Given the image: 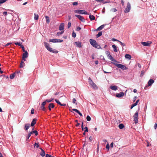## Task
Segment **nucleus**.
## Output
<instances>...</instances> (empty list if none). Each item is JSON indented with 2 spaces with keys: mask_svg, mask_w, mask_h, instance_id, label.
I'll list each match as a JSON object with an SVG mask.
<instances>
[{
  "mask_svg": "<svg viewBox=\"0 0 157 157\" xmlns=\"http://www.w3.org/2000/svg\"><path fill=\"white\" fill-rule=\"evenodd\" d=\"M86 119L88 121H89L91 120V117L88 115L87 116Z\"/></svg>",
  "mask_w": 157,
  "mask_h": 157,
  "instance_id": "nucleus-40",
  "label": "nucleus"
},
{
  "mask_svg": "<svg viewBox=\"0 0 157 157\" xmlns=\"http://www.w3.org/2000/svg\"><path fill=\"white\" fill-rule=\"evenodd\" d=\"M40 149H41V152L40 153V154L41 156L44 157L45 155V153L42 148H40Z\"/></svg>",
  "mask_w": 157,
  "mask_h": 157,
  "instance_id": "nucleus-19",
  "label": "nucleus"
},
{
  "mask_svg": "<svg viewBox=\"0 0 157 157\" xmlns=\"http://www.w3.org/2000/svg\"><path fill=\"white\" fill-rule=\"evenodd\" d=\"M74 12L82 14H89L84 10H74Z\"/></svg>",
  "mask_w": 157,
  "mask_h": 157,
  "instance_id": "nucleus-4",
  "label": "nucleus"
},
{
  "mask_svg": "<svg viewBox=\"0 0 157 157\" xmlns=\"http://www.w3.org/2000/svg\"><path fill=\"white\" fill-rule=\"evenodd\" d=\"M21 47L22 48V51L24 52H25V48H24V46L23 45H21Z\"/></svg>",
  "mask_w": 157,
  "mask_h": 157,
  "instance_id": "nucleus-55",
  "label": "nucleus"
},
{
  "mask_svg": "<svg viewBox=\"0 0 157 157\" xmlns=\"http://www.w3.org/2000/svg\"><path fill=\"white\" fill-rule=\"evenodd\" d=\"M81 28L79 27H77L76 30L77 31H79L80 30H81Z\"/></svg>",
  "mask_w": 157,
  "mask_h": 157,
  "instance_id": "nucleus-56",
  "label": "nucleus"
},
{
  "mask_svg": "<svg viewBox=\"0 0 157 157\" xmlns=\"http://www.w3.org/2000/svg\"><path fill=\"white\" fill-rule=\"evenodd\" d=\"M110 147L112 148L113 147V142H112L110 144Z\"/></svg>",
  "mask_w": 157,
  "mask_h": 157,
  "instance_id": "nucleus-64",
  "label": "nucleus"
},
{
  "mask_svg": "<svg viewBox=\"0 0 157 157\" xmlns=\"http://www.w3.org/2000/svg\"><path fill=\"white\" fill-rule=\"evenodd\" d=\"M14 77V74H11L10 75V79H13V78Z\"/></svg>",
  "mask_w": 157,
  "mask_h": 157,
  "instance_id": "nucleus-42",
  "label": "nucleus"
},
{
  "mask_svg": "<svg viewBox=\"0 0 157 157\" xmlns=\"http://www.w3.org/2000/svg\"><path fill=\"white\" fill-rule=\"evenodd\" d=\"M131 9V6L129 2L127 3V6L124 10V12L125 13H128L129 11Z\"/></svg>",
  "mask_w": 157,
  "mask_h": 157,
  "instance_id": "nucleus-7",
  "label": "nucleus"
},
{
  "mask_svg": "<svg viewBox=\"0 0 157 157\" xmlns=\"http://www.w3.org/2000/svg\"><path fill=\"white\" fill-rule=\"evenodd\" d=\"M109 87L111 89L113 90H117V86H111Z\"/></svg>",
  "mask_w": 157,
  "mask_h": 157,
  "instance_id": "nucleus-20",
  "label": "nucleus"
},
{
  "mask_svg": "<svg viewBox=\"0 0 157 157\" xmlns=\"http://www.w3.org/2000/svg\"><path fill=\"white\" fill-rule=\"evenodd\" d=\"M39 18V16L38 14L36 13L34 14V19L35 20H37Z\"/></svg>",
  "mask_w": 157,
  "mask_h": 157,
  "instance_id": "nucleus-31",
  "label": "nucleus"
},
{
  "mask_svg": "<svg viewBox=\"0 0 157 157\" xmlns=\"http://www.w3.org/2000/svg\"><path fill=\"white\" fill-rule=\"evenodd\" d=\"M106 148L108 149V151H109V145L108 143H107V144H106Z\"/></svg>",
  "mask_w": 157,
  "mask_h": 157,
  "instance_id": "nucleus-47",
  "label": "nucleus"
},
{
  "mask_svg": "<svg viewBox=\"0 0 157 157\" xmlns=\"http://www.w3.org/2000/svg\"><path fill=\"white\" fill-rule=\"evenodd\" d=\"M94 63L95 64L97 65L98 63V60L95 61Z\"/></svg>",
  "mask_w": 157,
  "mask_h": 157,
  "instance_id": "nucleus-63",
  "label": "nucleus"
},
{
  "mask_svg": "<svg viewBox=\"0 0 157 157\" xmlns=\"http://www.w3.org/2000/svg\"><path fill=\"white\" fill-rule=\"evenodd\" d=\"M76 100L75 98H73L72 100V102L74 104H75L76 105H77V103L76 102Z\"/></svg>",
  "mask_w": 157,
  "mask_h": 157,
  "instance_id": "nucleus-44",
  "label": "nucleus"
},
{
  "mask_svg": "<svg viewBox=\"0 0 157 157\" xmlns=\"http://www.w3.org/2000/svg\"><path fill=\"white\" fill-rule=\"evenodd\" d=\"M46 157H54V156H52L48 154H47L46 155Z\"/></svg>",
  "mask_w": 157,
  "mask_h": 157,
  "instance_id": "nucleus-48",
  "label": "nucleus"
},
{
  "mask_svg": "<svg viewBox=\"0 0 157 157\" xmlns=\"http://www.w3.org/2000/svg\"><path fill=\"white\" fill-rule=\"evenodd\" d=\"M75 43L77 47L78 48L82 47L81 43L79 41H76L75 42Z\"/></svg>",
  "mask_w": 157,
  "mask_h": 157,
  "instance_id": "nucleus-17",
  "label": "nucleus"
},
{
  "mask_svg": "<svg viewBox=\"0 0 157 157\" xmlns=\"http://www.w3.org/2000/svg\"><path fill=\"white\" fill-rule=\"evenodd\" d=\"M145 73V71H144V70L142 71L141 72L140 76L141 77L143 76L144 75Z\"/></svg>",
  "mask_w": 157,
  "mask_h": 157,
  "instance_id": "nucleus-36",
  "label": "nucleus"
},
{
  "mask_svg": "<svg viewBox=\"0 0 157 157\" xmlns=\"http://www.w3.org/2000/svg\"><path fill=\"white\" fill-rule=\"evenodd\" d=\"M119 128L120 129H122L124 127V125L122 124H120L119 125Z\"/></svg>",
  "mask_w": 157,
  "mask_h": 157,
  "instance_id": "nucleus-32",
  "label": "nucleus"
},
{
  "mask_svg": "<svg viewBox=\"0 0 157 157\" xmlns=\"http://www.w3.org/2000/svg\"><path fill=\"white\" fill-rule=\"evenodd\" d=\"M89 18L91 21H92L95 20V17L92 15H90Z\"/></svg>",
  "mask_w": 157,
  "mask_h": 157,
  "instance_id": "nucleus-26",
  "label": "nucleus"
},
{
  "mask_svg": "<svg viewBox=\"0 0 157 157\" xmlns=\"http://www.w3.org/2000/svg\"><path fill=\"white\" fill-rule=\"evenodd\" d=\"M31 136V134L29 132L28 136L26 137V140H27Z\"/></svg>",
  "mask_w": 157,
  "mask_h": 157,
  "instance_id": "nucleus-43",
  "label": "nucleus"
},
{
  "mask_svg": "<svg viewBox=\"0 0 157 157\" xmlns=\"http://www.w3.org/2000/svg\"><path fill=\"white\" fill-rule=\"evenodd\" d=\"M34 147H36V148H38L39 147V144L37 143H35L34 144Z\"/></svg>",
  "mask_w": 157,
  "mask_h": 157,
  "instance_id": "nucleus-34",
  "label": "nucleus"
},
{
  "mask_svg": "<svg viewBox=\"0 0 157 157\" xmlns=\"http://www.w3.org/2000/svg\"><path fill=\"white\" fill-rule=\"evenodd\" d=\"M84 129H85L84 130L85 132H88V128L86 126L85 127Z\"/></svg>",
  "mask_w": 157,
  "mask_h": 157,
  "instance_id": "nucleus-46",
  "label": "nucleus"
},
{
  "mask_svg": "<svg viewBox=\"0 0 157 157\" xmlns=\"http://www.w3.org/2000/svg\"><path fill=\"white\" fill-rule=\"evenodd\" d=\"M112 41H119V40H118L116 39L115 38H112Z\"/></svg>",
  "mask_w": 157,
  "mask_h": 157,
  "instance_id": "nucleus-53",
  "label": "nucleus"
},
{
  "mask_svg": "<svg viewBox=\"0 0 157 157\" xmlns=\"http://www.w3.org/2000/svg\"><path fill=\"white\" fill-rule=\"evenodd\" d=\"M121 3L122 5L123 6H124V1L123 0H121Z\"/></svg>",
  "mask_w": 157,
  "mask_h": 157,
  "instance_id": "nucleus-57",
  "label": "nucleus"
},
{
  "mask_svg": "<svg viewBox=\"0 0 157 157\" xmlns=\"http://www.w3.org/2000/svg\"><path fill=\"white\" fill-rule=\"evenodd\" d=\"M56 39H50L49 40V42H52L53 43H56Z\"/></svg>",
  "mask_w": 157,
  "mask_h": 157,
  "instance_id": "nucleus-29",
  "label": "nucleus"
},
{
  "mask_svg": "<svg viewBox=\"0 0 157 157\" xmlns=\"http://www.w3.org/2000/svg\"><path fill=\"white\" fill-rule=\"evenodd\" d=\"M110 11L112 12H115L117 11V10L116 8H113Z\"/></svg>",
  "mask_w": 157,
  "mask_h": 157,
  "instance_id": "nucleus-38",
  "label": "nucleus"
},
{
  "mask_svg": "<svg viewBox=\"0 0 157 157\" xmlns=\"http://www.w3.org/2000/svg\"><path fill=\"white\" fill-rule=\"evenodd\" d=\"M136 105V104L134 103L132 105L131 107V109H132L133 107Z\"/></svg>",
  "mask_w": 157,
  "mask_h": 157,
  "instance_id": "nucleus-49",
  "label": "nucleus"
},
{
  "mask_svg": "<svg viewBox=\"0 0 157 157\" xmlns=\"http://www.w3.org/2000/svg\"><path fill=\"white\" fill-rule=\"evenodd\" d=\"M141 43L144 46H149L152 43V42L150 41H148L147 42H142Z\"/></svg>",
  "mask_w": 157,
  "mask_h": 157,
  "instance_id": "nucleus-9",
  "label": "nucleus"
},
{
  "mask_svg": "<svg viewBox=\"0 0 157 157\" xmlns=\"http://www.w3.org/2000/svg\"><path fill=\"white\" fill-rule=\"evenodd\" d=\"M107 57H108V58L112 61L115 62H117L116 60L113 59L112 56L110 55V53H109L108 55L107 56Z\"/></svg>",
  "mask_w": 157,
  "mask_h": 157,
  "instance_id": "nucleus-12",
  "label": "nucleus"
},
{
  "mask_svg": "<svg viewBox=\"0 0 157 157\" xmlns=\"http://www.w3.org/2000/svg\"><path fill=\"white\" fill-rule=\"evenodd\" d=\"M78 113L80 116H82V114L79 112V111L78 112V113Z\"/></svg>",
  "mask_w": 157,
  "mask_h": 157,
  "instance_id": "nucleus-61",
  "label": "nucleus"
},
{
  "mask_svg": "<svg viewBox=\"0 0 157 157\" xmlns=\"http://www.w3.org/2000/svg\"><path fill=\"white\" fill-rule=\"evenodd\" d=\"M105 26L104 25H103L98 27L96 29V31H100Z\"/></svg>",
  "mask_w": 157,
  "mask_h": 157,
  "instance_id": "nucleus-22",
  "label": "nucleus"
},
{
  "mask_svg": "<svg viewBox=\"0 0 157 157\" xmlns=\"http://www.w3.org/2000/svg\"><path fill=\"white\" fill-rule=\"evenodd\" d=\"M102 31L99 32L96 35V38H98L101 36L102 35Z\"/></svg>",
  "mask_w": 157,
  "mask_h": 157,
  "instance_id": "nucleus-27",
  "label": "nucleus"
},
{
  "mask_svg": "<svg viewBox=\"0 0 157 157\" xmlns=\"http://www.w3.org/2000/svg\"><path fill=\"white\" fill-rule=\"evenodd\" d=\"M64 31H61V32H58L57 33V35L58 36H60L61 34H63L64 33Z\"/></svg>",
  "mask_w": 157,
  "mask_h": 157,
  "instance_id": "nucleus-35",
  "label": "nucleus"
},
{
  "mask_svg": "<svg viewBox=\"0 0 157 157\" xmlns=\"http://www.w3.org/2000/svg\"><path fill=\"white\" fill-rule=\"evenodd\" d=\"M118 42H119L120 44L123 47H124V46H125V44L124 43H122V42H121V41H118Z\"/></svg>",
  "mask_w": 157,
  "mask_h": 157,
  "instance_id": "nucleus-39",
  "label": "nucleus"
},
{
  "mask_svg": "<svg viewBox=\"0 0 157 157\" xmlns=\"http://www.w3.org/2000/svg\"><path fill=\"white\" fill-rule=\"evenodd\" d=\"M30 124L29 123H27L25 125L24 129L25 130L27 131L28 130L30 127Z\"/></svg>",
  "mask_w": 157,
  "mask_h": 157,
  "instance_id": "nucleus-18",
  "label": "nucleus"
},
{
  "mask_svg": "<svg viewBox=\"0 0 157 157\" xmlns=\"http://www.w3.org/2000/svg\"><path fill=\"white\" fill-rule=\"evenodd\" d=\"M25 63H24V62L23 61H22L20 63V67L22 68L23 67H24V66H25Z\"/></svg>",
  "mask_w": 157,
  "mask_h": 157,
  "instance_id": "nucleus-28",
  "label": "nucleus"
},
{
  "mask_svg": "<svg viewBox=\"0 0 157 157\" xmlns=\"http://www.w3.org/2000/svg\"><path fill=\"white\" fill-rule=\"evenodd\" d=\"M64 24L63 23L60 24L59 27V29L60 31H64Z\"/></svg>",
  "mask_w": 157,
  "mask_h": 157,
  "instance_id": "nucleus-15",
  "label": "nucleus"
},
{
  "mask_svg": "<svg viewBox=\"0 0 157 157\" xmlns=\"http://www.w3.org/2000/svg\"><path fill=\"white\" fill-rule=\"evenodd\" d=\"M29 54L27 51H25L24 53L23 54L22 59L24 61H25V58L28 56Z\"/></svg>",
  "mask_w": 157,
  "mask_h": 157,
  "instance_id": "nucleus-8",
  "label": "nucleus"
},
{
  "mask_svg": "<svg viewBox=\"0 0 157 157\" xmlns=\"http://www.w3.org/2000/svg\"><path fill=\"white\" fill-rule=\"evenodd\" d=\"M53 100V98H51V99H46L44 102H45V104H46L47 102L49 103L51 102V101H52Z\"/></svg>",
  "mask_w": 157,
  "mask_h": 157,
  "instance_id": "nucleus-25",
  "label": "nucleus"
},
{
  "mask_svg": "<svg viewBox=\"0 0 157 157\" xmlns=\"http://www.w3.org/2000/svg\"><path fill=\"white\" fill-rule=\"evenodd\" d=\"M112 47L113 49V51L115 52H117L118 50L116 46L115 45H113Z\"/></svg>",
  "mask_w": 157,
  "mask_h": 157,
  "instance_id": "nucleus-23",
  "label": "nucleus"
},
{
  "mask_svg": "<svg viewBox=\"0 0 157 157\" xmlns=\"http://www.w3.org/2000/svg\"><path fill=\"white\" fill-rule=\"evenodd\" d=\"M31 114H34V109L33 108H32L31 110Z\"/></svg>",
  "mask_w": 157,
  "mask_h": 157,
  "instance_id": "nucleus-60",
  "label": "nucleus"
},
{
  "mask_svg": "<svg viewBox=\"0 0 157 157\" xmlns=\"http://www.w3.org/2000/svg\"><path fill=\"white\" fill-rule=\"evenodd\" d=\"M55 101L58 104H59V105H61V103L57 99H55Z\"/></svg>",
  "mask_w": 157,
  "mask_h": 157,
  "instance_id": "nucleus-45",
  "label": "nucleus"
},
{
  "mask_svg": "<svg viewBox=\"0 0 157 157\" xmlns=\"http://www.w3.org/2000/svg\"><path fill=\"white\" fill-rule=\"evenodd\" d=\"M49 106L52 108H53L55 107V105L53 103H50L49 105Z\"/></svg>",
  "mask_w": 157,
  "mask_h": 157,
  "instance_id": "nucleus-33",
  "label": "nucleus"
},
{
  "mask_svg": "<svg viewBox=\"0 0 157 157\" xmlns=\"http://www.w3.org/2000/svg\"><path fill=\"white\" fill-rule=\"evenodd\" d=\"M113 64L116 66L117 67L121 69L124 70L127 69L128 68L126 67L124 65L120 64H117L116 63H113Z\"/></svg>",
  "mask_w": 157,
  "mask_h": 157,
  "instance_id": "nucleus-5",
  "label": "nucleus"
},
{
  "mask_svg": "<svg viewBox=\"0 0 157 157\" xmlns=\"http://www.w3.org/2000/svg\"><path fill=\"white\" fill-rule=\"evenodd\" d=\"M72 110L75 112L76 113H78V112L79 111L78 109H72Z\"/></svg>",
  "mask_w": 157,
  "mask_h": 157,
  "instance_id": "nucleus-54",
  "label": "nucleus"
},
{
  "mask_svg": "<svg viewBox=\"0 0 157 157\" xmlns=\"http://www.w3.org/2000/svg\"><path fill=\"white\" fill-rule=\"evenodd\" d=\"M75 16V17H78L81 21L83 22H84L85 21V19L82 16L77 14H76Z\"/></svg>",
  "mask_w": 157,
  "mask_h": 157,
  "instance_id": "nucleus-10",
  "label": "nucleus"
},
{
  "mask_svg": "<svg viewBox=\"0 0 157 157\" xmlns=\"http://www.w3.org/2000/svg\"><path fill=\"white\" fill-rule=\"evenodd\" d=\"M72 4L73 5V6H76V5H77L78 4V3L77 2H73L72 3Z\"/></svg>",
  "mask_w": 157,
  "mask_h": 157,
  "instance_id": "nucleus-50",
  "label": "nucleus"
},
{
  "mask_svg": "<svg viewBox=\"0 0 157 157\" xmlns=\"http://www.w3.org/2000/svg\"><path fill=\"white\" fill-rule=\"evenodd\" d=\"M14 44H16V45H18L19 46H21V44L20 42H17L15 43Z\"/></svg>",
  "mask_w": 157,
  "mask_h": 157,
  "instance_id": "nucleus-51",
  "label": "nucleus"
},
{
  "mask_svg": "<svg viewBox=\"0 0 157 157\" xmlns=\"http://www.w3.org/2000/svg\"><path fill=\"white\" fill-rule=\"evenodd\" d=\"M89 83L90 86L92 87L94 89L97 90L98 87L96 84L89 77L88 78Z\"/></svg>",
  "mask_w": 157,
  "mask_h": 157,
  "instance_id": "nucleus-3",
  "label": "nucleus"
},
{
  "mask_svg": "<svg viewBox=\"0 0 157 157\" xmlns=\"http://www.w3.org/2000/svg\"><path fill=\"white\" fill-rule=\"evenodd\" d=\"M125 57L126 59H130L132 57L129 54H126L125 55Z\"/></svg>",
  "mask_w": 157,
  "mask_h": 157,
  "instance_id": "nucleus-24",
  "label": "nucleus"
},
{
  "mask_svg": "<svg viewBox=\"0 0 157 157\" xmlns=\"http://www.w3.org/2000/svg\"><path fill=\"white\" fill-rule=\"evenodd\" d=\"M34 130V128H33L32 129V131L31 132H30L29 133H30V134H31V135L32 134H35V135L36 136H37L38 135V132L36 130H35L34 131H33Z\"/></svg>",
  "mask_w": 157,
  "mask_h": 157,
  "instance_id": "nucleus-11",
  "label": "nucleus"
},
{
  "mask_svg": "<svg viewBox=\"0 0 157 157\" xmlns=\"http://www.w3.org/2000/svg\"><path fill=\"white\" fill-rule=\"evenodd\" d=\"M72 36L74 38H75L76 36V33L74 32V31H73L72 34Z\"/></svg>",
  "mask_w": 157,
  "mask_h": 157,
  "instance_id": "nucleus-41",
  "label": "nucleus"
},
{
  "mask_svg": "<svg viewBox=\"0 0 157 157\" xmlns=\"http://www.w3.org/2000/svg\"><path fill=\"white\" fill-rule=\"evenodd\" d=\"M45 105V102H43L41 105V108L42 110L43 111H45L46 110V108L44 107Z\"/></svg>",
  "mask_w": 157,
  "mask_h": 157,
  "instance_id": "nucleus-14",
  "label": "nucleus"
},
{
  "mask_svg": "<svg viewBox=\"0 0 157 157\" xmlns=\"http://www.w3.org/2000/svg\"><path fill=\"white\" fill-rule=\"evenodd\" d=\"M154 82V81L153 79H150L148 82V86H151Z\"/></svg>",
  "mask_w": 157,
  "mask_h": 157,
  "instance_id": "nucleus-16",
  "label": "nucleus"
},
{
  "mask_svg": "<svg viewBox=\"0 0 157 157\" xmlns=\"http://www.w3.org/2000/svg\"><path fill=\"white\" fill-rule=\"evenodd\" d=\"M89 140H90V141H91L93 140V138L92 136H90V137Z\"/></svg>",
  "mask_w": 157,
  "mask_h": 157,
  "instance_id": "nucleus-59",
  "label": "nucleus"
},
{
  "mask_svg": "<svg viewBox=\"0 0 157 157\" xmlns=\"http://www.w3.org/2000/svg\"><path fill=\"white\" fill-rule=\"evenodd\" d=\"M90 44L95 48L99 49L101 48L100 46L97 43L95 40L91 39L90 40Z\"/></svg>",
  "mask_w": 157,
  "mask_h": 157,
  "instance_id": "nucleus-2",
  "label": "nucleus"
},
{
  "mask_svg": "<svg viewBox=\"0 0 157 157\" xmlns=\"http://www.w3.org/2000/svg\"><path fill=\"white\" fill-rule=\"evenodd\" d=\"M124 93L123 92H120L119 94H117L116 95V96L117 98H120L121 97L124 96Z\"/></svg>",
  "mask_w": 157,
  "mask_h": 157,
  "instance_id": "nucleus-13",
  "label": "nucleus"
},
{
  "mask_svg": "<svg viewBox=\"0 0 157 157\" xmlns=\"http://www.w3.org/2000/svg\"><path fill=\"white\" fill-rule=\"evenodd\" d=\"M157 124L156 123H155L154 125V128L155 129H156V128H157Z\"/></svg>",
  "mask_w": 157,
  "mask_h": 157,
  "instance_id": "nucleus-62",
  "label": "nucleus"
},
{
  "mask_svg": "<svg viewBox=\"0 0 157 157\" xmlns=\"http://www.w3.org/2000/svg\"><path fill=\"white\" fill-rule=\"evenodd\" d=\"M63 41V40L61 39H56V43H61Z\"/></svg>",
  "mask_w": 157,
  "mask_h": 157,
  "instance_id": "nucleus-37",
  "label": "nucleus"
},
{
  "mask_svg": "<svg viewBox=\"0 0 157 157\" xmlns=\"http://www.w3.org/2000/svg\"><path fill=\"white\" fill-rule=\"evenodd\" d=\"M44 46L50 52H52L55 54H56L58 52V51L49 47V44L48 43L44 42Z\"/></svg>",
  "mask_w": 157,
  "mask_h": 157,
  "instance_id": "nucleus-1",
  "label": "nucleus"
},
{
  "mask_svg": "<svg viewBox=\"0 0 157 157\" xmlns=\"http://www.w3.org/2000/svg\"><path fill=\"white\" fill-rule=\"evenodd\" d=\"M7 12L6 11L4 12L3 13V14L4 16H6L7 15Z\"/></svg>",
  "mask_w": 157,
  "mask_h": 157,
  "instance_id": "nucleus-58",
  "label": "nucleus"
},
{
  "mask_svg": "<svg viewBox=\"0 0 157 157\" xmlns=\"http://www.w3.org/2000/svg\"><path fill=\"white\" fill-rule=\"evenodd\" d=\"M138 112L136 111L133 116L134 121L135 124H137L138 123Z\"/></svg>",
  "mask_w": 157,
  "mask_h": 157,
  "instance_id": "nucleus-6",
  "label": "nucleus"
},
{
  "mask_svg": "<svg viewBox=\"0 0 157 157\" xmlns=\"http://www.w3.org/2000/svg\"><path fill=\"white\" fill-rule=\"evenodd\" d=\"M37 119L36 118H34L33 120L32 121L31 124V126H33L36 124Z\"/></svg>",
  "mask_w": 157,
  "mask_h": 157,
  "instance_id": "nucleus-21",
  "label": "nucleus"
},
{
  "mask_svg": "<svg viewBox=\"0 0 157 157\" xmlns=\"http://www.w3.org/2000/svg\"><path fill=\"white\" fill-rule=\"evenodd\" d=\"M45 17L46 20V22L47 23H49L50 22L49 17L47 16H46Z\"/></svg>",
  "mask_w": 157,
  "mask_h": 157,
  "instance_id": "nucleus-30",
  "label": "nucleus"
},
{
  "mask_svg": "<svg viewBox=\"0 0 157 157\" xmlns=\"http://www.w3.org/2000/svg\"><path fill=\"white\" fill-rule=\"evenodd\" d=\"M71 26V23L70 22H69L68 24L67 27L68 28H69Z\"/></svg>",
  "mask_w": 157,
  "mask_h": 157,
  "instance_id": "nucleus-52",
  "label": "nucleus"
}]
</instances>
